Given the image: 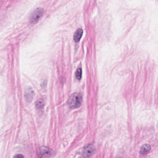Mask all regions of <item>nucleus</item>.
Wrapping results in <instances>:
<instances>
[{"label":"nucleus","mask_w":158,"mask_h":158,"mask_svg":"<svg viewBox=\"0 0 158 158\" xmlns=\"http://www.w3.org/2000/svg\"><path fill=\"white\" fill-rule=\"evenodd\" d=\"M13 158H23V156L21 154H17Z\"/></svg>","instance_id":"6"},{"label":"nucleus","mask_w":158,"mask_h":158,"mask_svg":"<svg viewBox=\"0 0 158 158\" xmlns=\"http://www.w3.org/2000/svg\"><path fill=\"white\" fill-rule=\"evenodd\" d=\"M75 97L76 99L75 104L77 106H78L80 103V101L81 99V96L80 94L77 95L76 93H74L73 96Z\"/></svg>","instance_id":"4"},{"label":"nucleus","mask_w":158,"mask_h":158,"mask_svg":"<svg viewBox=\"0 0 158 158\" xmlns=\"http://www.w3.org/2000/svg\"><path fill=\"white\" fill-rule=\"evenodd\" d=\"M93 151V150L92 149H91V150H88L87 151V152L88 153H90L91 152H92Z\"/></svg>","instance_id":"7"},{"label":"nucleus","mask_w":158,"mask_h":158,"mask_svg":"<svg viewBox=\"0 0 158 158\" xmlns=\"http://www.w3.org/2000/svg\"><path fill=\"white\" fill-rule=\"evenodd\" d=\"M83 31L82 29H78L74 33L73 38L74 40L76 42H78L81 39Z\"/></svg>","instance_id":"2"},{"label":"nucleus","mask_w":158,"mask_h":158,"mask_svg":"<svg viewBox=\"0 0 158 158\" xmlns=\"http://www.w3.org/2000/svg\"><path fill=\"white\" fill-rule=\"evenodd\" d=\"M151 149L150 146L147 144H145L142 146L141 148L140 153L142 154H144Z\"/></svg>","instance_id":"3"},{"label":"nucleus","mask_w":158,"mask_h":158,"mask_svg":"<svg viewBox=\"0 0 158 158\" xmlns=\"http://www.w3.org/2000/svg\"><path fill=\"white\" fill-rule=\"evenodd\" d=\"M82 69L80 68L77 69L75 74L76 77L78 80H80L81 77Z\"/></svg>","instance_id":"5"},{"label":"nucleus","mask_w":158,"mask_h":158,"mask_svg":"<svg viewBox=\"0 0 158 158\" xmlns=\"http://www.w3.org/2000/svg\"><path fill=\"white\" fill-rule=\"evenodd\" d=\"M40 152H37V155L39 158L46 157L51 155V150L48 147L43 146L40 149Z\"/></svg>","instance_id":"1"},{"label":"nucleus","mask_w":158,"mask_h":158,"mask_svg":"<svg viewBox=\"0 0 158 158\" xmlns=\"http://www.w3.org/2000/svg\"><path fill=\"white\" fill-rule=\"evenodd\" d=\"M38 17H39L38 16H37V17H36L37 18H38Z\"/></svg>","instance_id":"8"}]
</instances>
